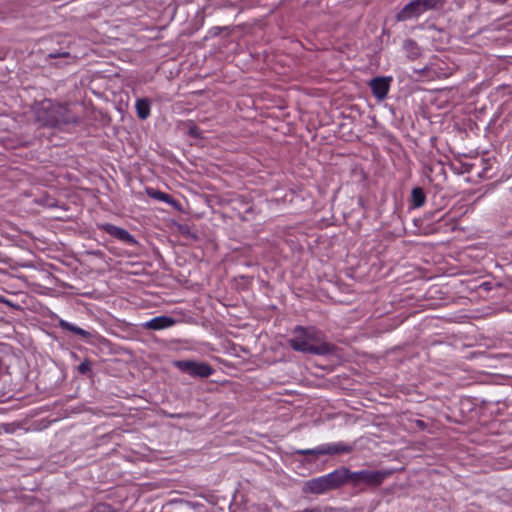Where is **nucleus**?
I'll list each match as a JSON object with an SVG mask.
<instances>
[{"label": "nucleus", "mask_w": 512, "mask_h": 512, "mask_svg": "<svg viewBox=\"0 0 512 512\" xmlns=\"http://www.w3.org/2000/svg\"><path fill=\"white\" fill-rule=\"evenodd\" d=\"M147 194L149 196H151L152 198L164 201L166 203H169V204H172V205L176 204V201L169 194L161 192L159 190L148 189L147 190Z\"/></svg>", "instance_id": "4468645a"}, {"label": "nucleus", "mask_w": 512, "mask_h": 512, "mask_svg": "<svg viewBox=\"0 0 512 512\" xmlns=\"http://www.w3.org/2000/svg\"><path fill=\"white\" fill-rule=\"evenodd\" d=\"M340 471L345 472L343 476V485L347 482H351L354 486L361 484H367L371 486L380 485L391 472L387 471H370L362 470L358 472H352L347 468H339Z\"/></svg>", "instance_id": "20e7f679"}, {"label": "nucleus", "mask_w": 512, "mask_h": 512, "mask_svg": "<svg viewBox=\"0 0 512 512\" xmlns=\"http://www.w3.org/2000/svg\"><path fill=\"white\" fill-rule=\"evenodd\" d=\"M343 471L339 469L318 477L308 480L304 483L303 492L311 494H322L330 490L337 489L343 486Z\"/></svg>", "instance_id": "7ed1b4c3"}, {"label": "nucleus", "mask_w": 512, "mask_h": 512, "mask_svg": "<svg viewBox=\"0 0 512 512\" xmlns=\"http://www.w3.org/2000/svg\"><path fill=\"white\" fill-rule=\"evenodd\" d=\"M136 112H137V116L140 119H142V120L147 119L150 115V101L145 98L138 99L136 101Z\"/></svg>", "instance_id": "9b49d317"}, {"label": "nucleus", "mask_w": 512, "mask_h": 512, "mask_svg": "<svg viewBox=\"0 0 512 512\" xmlns=\"http://www.w3.org/2000/svg\"><path fill=\"white\" fill-rule=\"evenodd\" d=\"M189 134L193 137H199V129L196 126H193L189 129Z\"/></svg>", "instance_id": "6ab92c4d"}, {"label": "nucleus", "mask_w": 512, "mask_h": 512, "mask_svg": "<svg viewBox=\"0 0 512 512\" xmlns=\"http://www.w3.org/2000/svg\"><path fill=\"white\" fill-rule=\"evenodd\" d=\"M289 345L295 351L312 355L324 356L334 350V345L326 342L325 335L315 327H295Z\"/></svg>", "instance_id": "f257e3e1"}, {"label": "nucleus", "mask_w": 512, "mask_h": 512, "mask_svg": "<svg viewBox=\"0 0 512 512\" xmlns=\"http://www.w3.org/2000/svg\"><path fill=\"white\" fill-rule=\"evenodd\" d=\"M35 115L37 121L50 127L75 124L79 121V116L69 105L54 103L50 99H45L36 104Z\"/></svg>", "instance_id": "f03ea898"}, {"label": "nucleus", "mask_w": 512, "mask_h": 512, "mask_svg": "<svg viewBox=\"0 0 512 512\" xmlns=\"http://www.w3.org/2000/svg\"><path fill=\"white\" fill-rule=\"evenodd\" d=\"M174 365L182 372H185L193 377L207 378L213 373L212 367L203 362L179 360L175 361Z\"/></svg>", "instance_id": "423d86ee"}, {"label": "nucleus", "mask_w": 512, "mask_h": 512, "mask_svg": "<svg viewBox=\"0 0 512 512\" xmlns=\"http://www.w3.org/2000/svg\"><path fill=\"white\" fill-rule=\"evenodd\" d=\"M322 451H326V446H320L315 449H300L295 453L299 455H313V456H321L326 455V453H322Z\"/></svg>", "instance_id": "2eb2a0df"}, {"label": "nucleus", "mask_w": 512, "mask_h": 512, "mask_svg": "<svg viewBox=\"0 0 512 512\" xmlns=\"http://www.w3.org/2000/svg\"><path fill=\"white\" fill-rule=\"evenodd\" d=\"M175 324V320L169 316H158L147 321L143 326L146 329L161 330Z\"/></svg>", "instance_id": "1a4fd4ad"}, {"label": "nucleus", "mask_w": 512, "mask_h": 512, "mask_svg": "<svg viewBox=\"0 0 512 512\" xmlns=\"http://www.w3.org/2000/svg\"><path fill=\"white\" fill-rule=\"evenodd\" d=\"M412 204L414 207H421L425 203L426 196L420 187H415L411 194Z\"/></svg>", "instance_id": "ddd939ff"}, {"label": "nucleus", "mask_w": 512, "mask_h": 512, "mask_svg": "<svg viewBox=\"0 0 512 512\" xmlns=\"http://www.w3.org/2000/svg\"><path fill=\"white\" fill-rule=\"evenodd\" d=\"M391 77H375L370 80L369 86L373 95L379 100L383 101L390 89Z\"/></svg>", "instance_id": "0eeeda50"}, {"label": "nucleus", "mask_w": 512, "mask_h": 512, "mask_svg": "<svg viewBox=\"0 0 512 512\" xmlns=\"http://www.w3.org/2000/svg\"><path fill=\"white\" fill-rule=\"evenodd\" d=\"M101 229L104 230L109 235L123 241L125 243L135 245L137 241L135 238L125 229L117 227L115 225L105 223L101 225Z\"/></svg>", "instance_id": "6e6552de"}, {"label": "nucleus", "mask_w": 512, "mask_h": 512, "mask_svg": "<svg viewBox=\"0 0 512 512\" xmlns=\"http://www.w3.org/2000/svg\"><path fill=\"white\" fill-rule=\"evenodd\" d=\"M78 371L79 373L81 374H86L88 372L91 371V362L89 360H85L83 361L79 366H78Z\"/></svg>", "instance_id": "f3484780"}, {"label": "nucleus", "mask_w": 512, "mask_h": 512, "mask_svg": "<svg viewBox=\"0 0 512 512\" xmlns=\"http://www.w3.org/2000/svg\"><path fill=\"white\" fill-rule=\"evenodd\" d=\"M49 56H50L51 58H55V57H56V55H55V54H50Z\"/></svg>", "instance_id": "412c9836"}, {"label": "nucleus", "mask_w": 512, "mask_h": 512, "mask_svg": "<svg viewBox=\"0 0 512 512\" xmlns=\"http://www.w3.org/2000/svg\"><path fill=\"white\" fill-rule=\"evenodd\" d=\"M326 451H322V453H326V455H333L339 453H350L353 450V447L344 443L330 444L325 445Z\"/></svg>", "instance_id": "9d476101"}, {"label": "nucleus", "mask_w": 512, "mask_h": 512, "mask_svg": "<svg viewBox=\"0 0 512 512\" xmlns=\"http://www.w3.org/2000/svg\"><path fill=\"white\" fill-rule=\"evenodd\" d=\"M440 0H412L396 15L397 21L418 18L424 12L434 9Z\"/></svg>", "instance_id": "39448f33"}, {"label": "nucleus", "mask_w": 512, "mask_h": 512, "mask_svg": "<svg viewBox=\"0 0 512 512\" xmlns=\"http://www.w3.org/2000/svg\"><path fill=\"white\" fill-rule=\"evenodd\" d=\"M89 512H114L113 508L106 503L95 505Z\"/></svg>", "instance_id": "dca6fc26"}, {"label": "nucleus", "mask_w": 512, "mask_h": 512, "mask_svg": "<svg viewBox=\"0 0 512 512\" xmlns=\"http://www.w3.org/2000/svg\"><path fill=\"white\" fill-rule=\"evenodd\" d=\"M59 325H60V327L62 329L68 330L70 332H73V333H75L77 335H80L83 338H88V337L91 336L90 332H88V331H86V330H84V329H82V328H80V327H78L76 325H73V324H71V323H69V322H67L65 320H60Z\"/></svg>", "instance_id": "f8f14e48"}, {"label": "nucleus", "mask_w": 512, "mask_h": 512, "mask_svg": "<svg viewBox=\"0 0 512 512\" xmlns=\"http://www.w3.org/2000/svg\"><path fill=\"white\" fill-rule=\"evenodd\" d=\"M0 302H4L6 304H9V302L7 300H4L3 298H0Z\"/></svg>", "instance_id": "aec40b11"}, {"label": "nucleus", "mask_w": 512, "mask_h": 512, "mask_svg": "<svg viewBox=\"0 0 512 512\" xmlns=\"http://www.w3.org/2000/svg\"><path fill=\"white\" fill-rule=\"evenodd\" d=\"M406 45L411 46L413 49V51H411V54H410L411 58H413V59L416 58L419 55L418 48L416 47V44L413 41L408 40L406 42Z\"/></svg>", "instance_id": "a211bd4d"}]
</instances>
